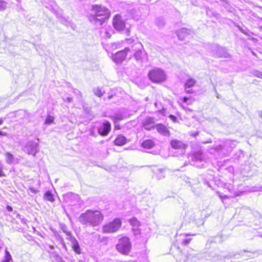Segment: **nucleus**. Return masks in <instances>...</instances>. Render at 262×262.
I'll list each match as a JSON object with an SVG mask.
<instances>
[{
	"mask_svg": "<svg viewBox=\"0 0 262 262\" xmlns=\"http://www.w3.org/2000/svg\"><path fill=\"white\" fill-rule=\"evenodd\" d=\"M111 16V11L105 7L93 5L89 15V21L96 26H101Z\"/></svg>",
	"mask_w": 262,
	"mask_h": 262,
	"instance_id": "f257e3e1",
	"label": "nucleus"
},
{
	"mask_svg": "<svg viewBox=\"0 0 262 262\" xmlns=\"http://www.w3.org/2000/svg\"><path fill=\"white\" fill-rule=\"evenodd\" d=\"M236 146V141L229 139H225L216 143L210 152L217 154L221 157H228Z\"/></svg>",
	"mask_w": 262,
	"mask_h": 262,
	"instance_id": "f03ea898",
	"label": "nucleus"
},
{
	"mask_svg": "<svg viewBox=\"0 0 262 262\" xmlns=\"http://www.w3.org/2000/svg\"><path fill=\"white\" fill-rule=\"evenodd\" d=\"M103 220V215L98 210H88L80 214L79 222L82 225L95 227L101 224Z\"/></svg>",
	"mask_w": 262,
	"mask_h": 262,
	"instance_id": "7ed1b4c3",
	"label": "nucleus"
},
{
	"mask_svg": "<svg viewBox=\"0 0 262 262\" xmlns=\"http://www.w3.org/2000/svg\"><path fill=\"white\" fill-rule=\"evenodd\" d=\"M143 46L139 42H137L130 47V50L135 52L134 56L135 59L139 63H144L147 60L146 52L142 50Z\"/></svg>",
	"mask_w": 262,
	"mask_h": 262,
	"instance_id": "20e7f679",
	"label": "nucleus"
},
{
	"mask_svg": "<svg viewBox=\"0 0 262 262\" xmlns=\"http://www.w3.org/2000/svg\"><path fill=\"white\" fill-rule=\"evenodd\" d=\"M191 165L198 168L205 167L206 161L204 159L203 153L201 151L194 152L192 155L189 156Z\"/></svg>",
	"mask_w": 262,
	"mask_h": 262,
	"instance_id": "39448f33",
	"label": "nucleus"
},
{
	"mask_svg": "<svg viewBox=\"0 0 262 262\" xmlns=\"http://www.w3.org/2000/svg\"><path fill=\"white\" fill-rule=\"evenodd\" d=\"M122 222L119 218H115L112 222L103 226L104 233H112L117 232L121 227Z\"/></svg>",
	"mask_w": 262,
	"mask_h": 262,
	"instance_id": "423d86ee",
	"label": "nucleus"
},
{
	"mask_svg": "<svg viewBox=\"0 0 262 262\" xmlns=\"http://www.w3.org/2000/svg\"><path fill=\"white\" fill-rule=\"evenodd\" d=\"M117 250L123 254H127L131 249V243L127 237H123L119 240L116 245Z\"/></svg>",
	"mask_w": 262,
	"mask_h": 262,
	"instance_id": "0eeeda50",
	"label": "nucleus"
},
{
	"mask_svg": "<svg viewBox=\"0 0 262 262\" xmlns=\"http://www.w3.org/2000/svg\"><path fill=\"white\" fill-rule=\"evenodd\" d=\"M148 77L153 82H161L165 80L166 75L162 70L156 68L149 72Z\"/></svg>",
	"mask_w": 262,
	"mask_h": 262,
	"instance_id": "6e6552de",
	"label": "nucleus"
},
{
	"mask_svg": "<svg viewBox=\"0 0 262 262\" xmlns=\"http://www.w3.org/2000/svg\"><path fill=\"white\" fill-rule=\"evenodd\" d=\"M65 199L67 202L69 203L71 206H75L76 208H81L82 205V201L78 194L74 193H69L65 195Z\"/></svg>",
	"mask_w": 262,
	"mask_h": 262,
	"instance_id": "1a4fd4ad",
	"label": "nucleus"
},
{
	"mask_svg": "<svg viewBox=\"0 0 262 262\" xmlns=\"http://www.w3.org/2000/svg\"><path fill=\"white\" fill-rule=\"evenodd\" d=\"M39 144L33 140H31L27 142L23 147V150L28 154L35 156L36 154L39 151Z\"/></svg>",
	"mask_w": 262,
	"mask_h": 262,
	"instance_id": "9d476101",
	"label": "nucleus"
},
{
	"mask_svg": "<svg viewBox=\"0 0 262 262\" xmlns=\"http://www.w3.org/2000/svg\"><path fill=\"white\" fill-rule=\"evenodd\" d=\"M130 51V47H126L124 50L112 54V60L116 63H121L126 57L127 54Z\"/></svg>",
	"mask_w": 262,
	"mask_h": 262,
	"instance_id": "9b49d317",
	"label": "nucleus"
},
{
	"mask_svg": "<svg viewBox=\"0 0 262 262\" xmlns=\"http://www.w3.org/2000/svg\"><path fill=\"white\" fill-rule=\"evenodd\" d=\"M113 25L114 28L119 31H122L125 27L124 21L121 16L119 14H117L114 17Z\"/></svg>",
	"mask_w": 262,
	"mask_h": 262,
	"instance_id": "f8f14e48",
	"label": "nucleus"
},
{
	"mask_svg": "<svg viewBox=\"0 0 262 262\" xmlns=\"http://www.w3.org/2000/svg\"><path fill=\"white\" fill-rule=\"evenodd\" d=\"M111 124L108 121H105L97 128L98 134L101 136H106L110 132Z\"/></svg>",
	"mask_w": 262,
	"mask_h": 262,
	"instance_id": "ddd939ff",
	"label": "nucleus"
},
{
	"mask_svg": "<svg viewBox=\"0 0 262 262\" xmlns=\"http://www.w3.org/2000/svg\"><path fill=\"white\" fill-rule=\"evenodd\" d=\"M213 51L214 52L215 55L219 57H230V54L228 52L226 49L219 47L217 45L213 47Z\"/></svg>",
	"mask_w": 262,
	"mask_h": 262,
	"instance_id": "4468645a",
	"label": "nucleus"
},
{
	"mask_svg": "<svg viewBox=\"0 0 262 262\" xmlns=\"http://www.w3.org/2000/svg\"><path fill=\"white\" fill-rule=\"evenodd\" d=\"M155 119L152 117L146 118L143 122V127L147 130H150L152 128H155L154 125Z\"/></svg>",
	"mask_w": 262,
	"mask_h": 262,
	"instance_id": "2eb2a0df",
	"label": "nucleus"
},
{
	"mask_svg": "<svg viewBox=\"0 0 262 262\" xmlns=\"http://www.w3.org/2000/svg\"><path fill=\"white\" fill-rule=\"evenodd\" d=\"M71 238L68 239L71 242V247L74 251L77 254H80L81 253V249L80 245L75 238V237H71Z\"/></svg>",
	"mask_w": 262,
	"mask_h": 262,
	"instance_id": "dca6fc26",
	"label": "nucleus"
},
{
	"mask_svg": "<svg viewBox=\"0 0 262 262\" xmlns=\"http://www.w3.org/2000/svg\"><path fill=\"white\" fill-rule=\"evenodd\" d=\"M195 215L192 211H188L184 217L185 222L188 224L192 223L194 225H198V223L195 220Z\"/></svg>",
	"mask_w": 262,
	"mask_h": 262,
	"instance_id": "f3484780",
	"label": "nucleus"
},
{
	"mask_svg": "<svg viewBox=\"0 0 262 262\" xmlns=\"http://www.w3.org/2000/svg\"><path fill=\"white\" fill-rule=\"evenodd\" d=\"M196 83V81L195 79L193 78H189L188 79L184 85L185 91V92L187 94H192L193 93L192 89H190V88L193 86Z\"/></svg>",
	"mask_w": 262,
	"mask_h": 262,
	"instance_id": "a211bd4d",
	"label": "nucleus"
},
{
	"mask_svg": "<svg viewBox=\"0 0 262 262\" xmlns=\"http://www.w3.org/2000/svg\"><path fill=\"white\" fill-rule=\"evenodd\" d=\"M157 132L164 136H169L170 135L169 130L167 128L162 124H157L155 125Z\"/></svg>",
	"mask_w": 262,
	"mask_h": 262,
	"instance_id": "6ab92c4d",
	"label": "nucleus"
},
{
	"mask_svg": "<svg viewBox=\"0 0 262 262\" xmlns=\"http://www.w3.org/2000/svg\"><path fill=\"white\" fill-rule=\"evenodd\" d=\"M170 145L173 149H184L186 148V145L182 141L173 140L171 141Z\"/></svg>",
	"mask_w": 262,
	"mask_h": 262,
	"instance_id": "aec40b11",
	"label": "nucleus"
},
{
	"mask_svg": "<svg viewBox=\"0 0 262 262\" xmlns=\"http://www.w3.org/2000/svg\"><path fill=\"white\" fill-rule=\"evenodd\" d=\"M191 30L186 28H183L177 31V34L180 39H183L185 36L190 34Z\"/></svg>",
	"mask_w": 262,
	"mask_h": 262,
	"instance_id": "412c9836",
	"label": "nucleus"
},
{
	"mask_svg": "<svg viewBox=\"0 0 262 262\" xmlns=\"http://www.w3.org/2000/svg\"><path fill=\"white\" fill-rule=\"evenodd\" d=\"M126 138L120 135L117 136L114 141V144L117 146H122L126 143Z\"/></svg>",
	"mask_w": 262,
	"mask_h": 262,
	"instance_id": "4be33fe9",
	"label": "nucleus"
},
{
	"mask_svg": "<svg viewBox=\"0 0 262 262\" xmlns=\"http://www.w3.org/2000/svg\"><path fill=\"white\" fill-rule=\"evenodd\" d=\"M60 228L62 231L63 232H64L66 235L67 236V239L68 240L70 238H71V237H73L72 235V233L71 231H70L68 230V227L67 225L63 223H60Z\"/></svg>",
	"mask_w": 262,
	"mask_h": 262,
	"instance_id": "5701e85b",
	"label": "nucleus"
},
{
	"mask_svg": "<svg viewBox=\"0 0 262 262\" xmlns=\"http://www.w3.org/2000/svg\"><path fill=\"white\" fill-rule=\"evenodd\" d=\"M141 146L146 149H151L155 146L154 142L150 139L144 140Z\"/></svg>",
	"mask_w": 262,
	"mask_h": 262,
	"instance_id": "b1692460",
	"label": "nucleus"
},
{
	"mask_svg": "<svg viewBox=\"0 0 262 262\" xmlns=\"http://www.w3.org/2000/svg\"><path fill=\"white\" fill-rule=\"evenodd\" d=\"M6 162L8 164H12L13 163L14 157L12 154L9 152H6L5 154Z\"/></svg>",
	"mask_w": 262,
	"mask_h": 262,
	"instance_id": "393cba45",
	"label": "nucleus"
},
{
	"mask_svg": "<svg viewBox=\"0 0 262 262\" xmlns=\"http://www.w3.org/2000/svg\"><path fill=\"white\" fill-rule=\"evenodd\" d=\"M43 199L44 200L51 202H53L55 201L54 195L50 191H46L44 194Z\"/></svg>",
	"mask_w": 262,
	"mask_h": 262,
	"instance_id": "a878e982",
	"label": "nucleus"
},
{
	"mask_svg": "<svg viewBox=\"0 0 262 262\" xmlns=\"http://www.w3.org/2000/svg\"><path fill=\"white\" fill-rule=\"evenodd\" d=\"M73 93L77 96V98L80 100L82 99V95L81 92L77 89H73Z\"/></svg>",
	"mask_w": 262,
	"mask_h": 262,
	"instance_id": "bb28decb",
	"label": "nucleus"
},
{
	"mask_svg": "<svg viewBox=\"0 0 262 262\" xmlns=\"http://www.w3.org/2000/svg\"><path fill=\"white\" fill-rule=\"evenodd\" d=\"M54 120V117L51 115H48L45 119V124H50L53 122Z\"/></svg>",
	"mask_w": 262,
	"mask_h": 262,
	"instance_id": "cd10ccee",
	"label": "nucleus"
},
{
	"mask_svg": "<svg viewBox=\"0 0 262 262\" xmlns=\"http://www.w3.org/2000/svg\"><path fill=\"white\" fill-rule=\"evenodd\" d=\"M129 223L133 226L138 227L139 225V222L135 218L133 217L129 220Z\"/></svg>",
	"mask_w": 262,
	"mask_h": 262,
	"instance_id": "c85d7f7f",
	"label": "nucleus"
},
{
	"mask_svg": "<svg viewBox=\"0 0 262 262\" xmlns=\"http://www.w3.org/2000/svg\"><path fill=\"white\" fill-rule=\"evenodd\" d=\"M93 92L94 94L99 97H101L103 95V93L102 92L101 90L99 88L94 89Z\"/></svg>",
	"mask_w": 262,
	"mask_h": 262,
	"instance_id": "c756f323",
	"label": "nucleus"
},
{
	"mask_svg": "<svg viewBox=\"0 0 262 262\" xmlns=\"http://www.w3.org/2000/svg\"><path fill=\"white\" fill-rule=\"evenodd\" d=\"M156 24L159 27H162L164 26V21L162 18H158L156 19Z\"/></svg>",
	"mask_w": 262,
	"mask_h": 262,
	"instance_id": "7c9ffc66",
	"label": "nucleus"
},
{
	"mask_svg": "<svg viewBox=\"0 0 262 262\" xmlns=\"http://www.w3.org/2000/svg\"><path fill=\"white\" fill-rule=\"evenodd\" d=\"M244 253L248 252V254L246 255L247 256L250 257H253L257 255L258 254V252L256 251H247L246 250H243Z\"/></svg>",
	"mask_w": 262,
	"mask_h": 262,
	"instance_id": "2f4dec72",
	"label": "nucleus"
},
{
	"mask_svg": "<svg viewBox=\"0 0 262 262\" xmlns=\"http://www.w3.org/2000/svg\"><path fill=\"white\" fill-rule=\"evenodd\" d=\"M251 74L258 78L262 79V72L258 70H254L251 72Z\"/></svg>",
	"mask_w": 262,
	"mask_h": 262,
	"instance_id": "473e14b6",
	"label": "nucleus"
},
{
	"mask_svg": "<svg viewBox=\"0 0 262 262\" xmlns=\"http://www.w3.org/2000/svg\"><path fill=\"white\" fill-rule=\"evenodd\" d=\"M4 258L8 260L9 261L12 259V256L9 252L7 250V249L5 250V256Z\"/></svg>",
	"mask_w": 262,
	"mask_h": 262,
	"instance_id": "72a5a7b5",
	"label": "nucleus"
},
{
	"mask_svg": "<svg viewBox=\"0 0 262 262\" xmlns=\"http://www.w3.org/2000/svg\"><path fill=\"white\" fill-rule=\"evenodd\" d=\"M8 4L4 1H0V11H3L6 9Z\"/></svg>",
	"mask_w": 262,
	"mask_h": 262,
	"instance_id": "f704fd0d",
	"label": "nucleus"
},
{
	"mask_svg": "<svg viewBox=\"0 0 262 262\" xmlns=\"http://www.w3.org/2000/svg\"><path fill=\"white\" fill-rule=\"evenodd\" d=\"M112 119L115 122V123H116L117 121L121 120L122 119V117L120 116H114L112 117Z\"/></svg>",
	"mask_w": 262,
	"mask_h": 262,
	"instance_id": "c9c22d12",
	"label": "nucleus"
},
{
	"mask_svg": "<svg viewBox=\"0 0 262 262\" xmlns=\"http://www.w3.org/2000/svg\"><path fill=\"white\" fill-rule=\"evenodd\" d=\"M191 240V238H185L184 240H183V241L182 242V244L183 245L186 246L190 243Z\"/></svg>",
	"mask_w": 262,
	"mask_h": 262,
	"instance_id": "e433bc0d",
	"label": "nucleus"
},
{
	"mask_svg": "<svg viewBox=\"0 0 262 262\" xmlns=\"http://www.w3.org/2000/svg\"><path fill=\"white\" fill-rule=\"evenodd\" d=\"M120 46L119 43H111V48L112 50L116 49L118 48V46Z\"/></svg>",
	"mask_w": 262,
	"mask_h": 262,
	"instance_id": "4c0bfd02",
	"label": "nucleus"
},
{
	"mask_svg": "<svg viewBox=\"0 0 262 262\" xmlns=\"http://www.w3.org/2000/svg\"><path fill=\"white\" fill-rule=\"evenodd\" d=\"M169 118L173 122H176L177 121V118L175 116L173 115H170L169 116Z\"/></svg>",
	"mask_w": 262,
	"mask_h": 262,
	"instance_id": "58836bf2",
	"label": "nucleus"
},
{
	"mask_svg": "<svg viewBox=\"0 0 262 262\" xmlns=\"http://www.w3.org/2000/svg\"><path fill=\"white\" fill-rule=\"evenodd\" d=\"M6 177V174L3 170V168L0 167V177Z\"/></svg>",
	"mask_w": 262,
	"mask_h": 262,
	"instance_id": "ea45409f",
	"label": "nucleus"
},
{
	"mask_svg": "<svg viewBox=\"0 0 262 262\" xmlns=\"http://www.w3.org/2000/svg\"><path fill=\"white\" fill-rule=\"evenodd\" d=\"M111 37V34L107 31L105 32V35L104 36V37L106 38H110Z\"/></svg>",
	"mask_w": 262,
	"mask_h": 262,
	"instance_id": "a19ab883",
	"label": "nucleus"
},
{
	"mask_svg": "<svg viewBox=\"0 0 262 262\" xmlns=\"http://www.w3.org/2000/svg\"><path fill=\"white\" fill-rule=\"evenodd\" d=\"M64 101H67L69 103H71L72 101H73V98H71V97H67L65 99H64Z\"/></svg>",
	"mask_w": 262,
	"mask_h": 262,
	"instance_id": "79ce46f5",
	"label": "nucleus"
},
{
	"mask_svg": "<svg viewBox=\"0 0 262 262\" xmlns=\"http://www.w3.org/2000/svg\"><path fill=\"white\" fill-rule=\"evenodd\" d=\"M189 100V98L187 97H184L182 98V101L183 103H187L188 100Z\"/></svg>",
	"mask_w": 262,
	"mask_h": 262,
	"instance_id": "37998d69",
	"label": "nucleus"
},
{
	"mask_svg": "<svg viewBox=\"0 0 262 262\" xmlns=\"http://www.w3.org/2000/svg\"><path fill=\"white\" fill-rule=\"evenodd\" d=\"M7 210L9 212H11L13 210L12 207L10 206L7 205L6 207Z\"/></svg>",
	"mask_w": 262,
	"mask_h": 262,
	"instance_id": "c03bdc74",
	"label": "nucleus"
},
{
	"mask_svg": "<svg viewBox=\"0 0 262 262\" xmlns=\"http://www.w3.org/2000/svg\"><path fill=\"white\" fill-rule=\"evenodd\" d=\"M212 258H213V259L214 260H221V256L220 257L217 256L216 257L215 256H212Z\"/></svg>",
	"mask_w": 262,
	"mask_h": 262,
	"instance_id": "a18cd8bd",
	"label": "nucleus"
},
{
	"mask_svg": "<svg viewBox=\"0 0 262 262\" xmlns=\"http://www.w3.org/2000/svg\"><path fill=\"white\" fill-rule=\"evenodd\" d=\"M30 190L32 193H34V194L36 193V192H37L36 190H35V189L33 188H30Z\"/></svg>",
	"mask_w": 262,
	"mask_h": 262,
	"instance_id": "49530a36",
	"label": "nucleus"
},
{
	"mask_svg": "<svg viewBox=\"0 0 262 262\" xmlns=\"http://www.w3.org/2000/svg\"><path fill=\"white\" fill-rule=\"evenodd\" d=\"M7 135L6 133L0 130V136H6Z\"/></svg>",
	"mask_w": 262,
	"mask_h": 262,
	"instance_id": "de8ad7c7",
	"label": "nucleus"
},
{
	"mask_svg": "<svg viewBox=\"0 0 262 262\" xmlns=\"http://www.w3.org/2000/svg\"><path fill=\"white\" fill-rule=\"evenodd\" d=\"M220 196L222 199H226L228 198V196L226 195H220Z\"/></svg>",
	"mask_w": 262,
	"mask_h": 262,
	"instance_id": "09e8293b",
	"label": "nucleus"
},
{
	"mask_svg": "<svg viewBox=\"0 0 262 262\" xmlns=\"http://www.w3.org/2000/svg\"><path fill=\"white\" fill-rule=\"evenodd\" d=\"M165 111H166V110H165V108H162V109L160 111V112L161 114H164V113H165Z\"/></svg>",
	"mask_w": 262,
	"mask_h": 262,
	"instance_id": "8fccbe9b",
	"label": "nucleus"
},
{
	"mask_svg": "<svg viewBox=\"0 0 262 262\" xmlns=\"http://www.w3.org/2000/svg\"><path fill=\"white\" fill-rule=\"evenodd\" d=\"M114 97V95H111L110 96H108V99L109 100H110L111 99H112V98Z\"/></svg>",
	"mask_w": 262,
	"mask_h": 262,
	"instance_id": "3c124183",
	"label": "nucleus"
},
{
	"mask_svg": "<svg viewBox=\"0 0 262 262\" xmlns=\"http://www.w3.org/2000/svg\"><path fill=\"white\" fill-rule=\"evenodd\" d=\"M1 262H10V261L7 259L4 258Z\"/></svg>",
	"mask_w": 262,
	"mask_h": 262,
	"instance_id": "603ef678",
	"label": "nucleus"
},
{
	"mask_svg": "<svg viewBox=\"0 0 262 262\" xmlns=\"http://www.w3.org/2000/svg\"><path fill=\"white\" fill-rule=\"evenodd\" d=\"M4 120L3 119H0V125L3 124Z\"/></svg>",
	"mask_w": 262,
	"mask_h": 262,
	"instance_id": "864d4df0",
	"label": "nucleus"
},
{
	"mask_svg": "<svg viewBox=\"0 0 262 262\" xmlns=\"http://www.w3.org/2000/svg\"><path fill=\"white\" fill-rule=\"evenodd\" d=\"M154 104L157 107V106L158 105V103L157 102H155Z\"/></svg>",
	"mask_w": 262,
	"mask_h": 262,
	"instance_id": "5fc2aeb1",
	"label": "nucleus"
},
{
	"mask_svg": "<svg viewBox=\"0 0 262 262\" xmlns=\"http://www.w3.org/2000/svg\"><path fill=\"white\" fill-rule=\"evenodd\" d=\"M194 235V234H186V236H188V235Z\"/></svg>",
	"mask_w": 262,
	"mask_h": 262,
	"instance_id": "6e6d98bb",
	"label": "nucleus"
},
{
	"mask_svg": "<svg viewBox=\"0 0 262 262\" xmlns=\"http://www.w3.org/2000/svg\"><path fill=\"white\" fill-rule=\"evenodd\" d=\"M259 116H261V113H259Z\"/></svg>",
	"mask_w": 262,
	"mask_h": 262,
	"instance_id": "4d7b16f0",
	"label": "nucleus"
},
{
	"mask_svg": "<svg viewBox=\"0 0 262 262\" xmlns=\"http://www.w3.org/2000/svg\"><path fill=\"white\" fill-rule=\"evenodd\" d=\"M128 41H130V39H127V40Z\"/></svg>",
	"mask_w": 262,
	"mask_h": 262,
	"instance_id": "13d9d810",
	"label": "nucleus"
},
{
	"mask_svg": "<svg viewBox=\"0 0 262 262\" xmlns=\"http://www.w3.org/2000/svg\"><path fill=\"white\" fill-rule=\"evenodd\" d=\"M211 142V141H210L209 142H207V143Z\"/></svg>",
	"mask_w": 262,
	"mask_h": 262,
	"instance_id": "bf43d9fd",
	"label": "nucleus"
},
{
	"mask_svg": "<svg viewBox=\"0 0 262 262\" xmlns=\"http://www.w3.org/2000/svg\"><path fill=\"white\" fill-rule=\"evenodd\" d=\"M160 172H162V171H163L162 170H160Z\"/></svg>",
	"mask_w": 262,
	"mask_h": 262,
	"instance_id": "052dcab7",
	"label": "nucleus"
}]
</instances>
